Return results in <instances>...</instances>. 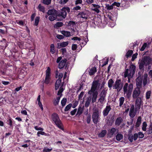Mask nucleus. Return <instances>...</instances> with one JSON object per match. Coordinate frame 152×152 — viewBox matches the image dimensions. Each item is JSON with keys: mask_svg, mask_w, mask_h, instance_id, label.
Segmentation results:
<instances>
[{"mask_svg": "<svg viewBox=\"0 0 152 152\" xmlns=\"http://www.w3.org/2000/svg\"><path fill=\"white\" fill-rule=\"evenodd\" d=\"M150 57L149 56H144L141 60L139 61V67L140 69H144V66H147L148 70L150 69L151 68V64Z\"/></svg>", "mask_w": 152, "mask_h": 152, "instance_id": "nucleus-1", "label": "nucleus"}, {"mask_svg": "<svg viewBox=\"0 0 152 152\" xmlns=\"http://www.w3.org/2000/svg\"><path fill=\"white\" fill-rule=\"evenodd\" d=\"M123 89L124 94L128 98H129L132 94L133 88V84L130 83L129 84L126 83L123 86Z\"/></svg>", "mask_w": 152, "mask_h": 152, "instance_id": "nucleus-2", "label": "nucleus"}, {"mask_svg": "<svg viewBox=\"0 0 152 152\" xmlns=\"http://www.w3.org/2000/svg\"><path fill=\"white\" fill-rule=\"evenodd\" d=\"M136 67L132 64L130 66L129 69H127L124 72V76L125 77L132 78L134 73Z\"/></svg>", "mask_w": 152, "mask_h": 152, "instance_id": "nucleus-3", "label": "nucleus"}, {"mask_svg": "<svg viewBox=\"0 0 152 152\" xmlns=\"http://www.w3.org/2000/svg\"><path fill=\"white\" fill-rule=\"evenodd\" d=\"M51 116L53 121L57 126L63 130L62 125L58 114L54 113Z\"/></svg>", "mask_w": 152, "mask_h": 152, "instance_id": "nucleus-4", "label": "nucleus"}, {"mask_svg": "<svg viewBox=\"0 0 152 152\" xmlns=\"http://www.w3.org/2000/svg\"><path fill=\"white\" fill-rule=\"evenodd\" d=\"M99 86L100 84L99 83L98 80H96L93 81L91 89L88 92V94L91 95L92 92H97V90L99 88Z\"/></svg>", "mask_w": 152, "mask_h": 152, "instance_id": "nucleus-5", "label": "nucleus"}, {"mask_svg": "<svg viewBox=\"0 0 152 152\" xmlns=\"http://www.w3.org/2000/svg\"><path fill=\"white\" fill-rule=\"evenodd\" d=\"M99 112L97 108H96L94 110L92 115V118L93 122L95 124H97L99 119Z\"/></svg>", "mask_w": 152, "mask_h": 152, "instance_id": "nucleus-6", "label": "nucleus"}, {"mask_svg": "<svg viewBox=\"0 0 152 152\" xmlns=\"http://www.w3.org/2000/svg\"><path fill=\"white\" fill-rule=\"evenodd\" d=\"M123 84L121 83V80L120 79L117 80L115 81L113 86V89H116L118 92H119L122 89Z\"/></svg>", "mask_w": 152, "mask_h": 152, "instance_id": "nucleus-7", "label": "nucleus"}, {"mask_svg": "<svg viewBox=\"0 0 152 152\" xmlns=\"http://www.w3.org/2000/svg\"><path fill=\"white\" fill-rule=\"evenodd\" d=\"M106 94V91L104 90H103L100 93L99 101L101 104H103L105 102Z\"/></svg>", "mask_w": 152, "mask_h": 152, "instance_id": "nucleus-8", "label": "nucleus"}, {"mask_svg": "<svg viewBox=\"0 0 152 152\" xmlns=\"http://www.w3.org/2000/svg\"><path fill=\"white\" fill-rule=\"evenodd\" d=\"M66 59H62V57H58L56 60L57 63H59L58 68L60 69L63 68L66 65Z\"/></svg>", "mask_w": 152, "mask_h": 152, "instance_id": "nucleus-9", "label": "nucleus"}, {"mask_svg": "<svg viewBox=\"0 0 152 152\" xmlns=\"http://www.w3.org/2000/svg\"><path fill=\"white\" fill-rule=\"evenodd\" d=\"M69 12L70 9L68 7H64L61 9V11L58 16H61L63 19H64L66 17L67 12Z\"/></svg>", "mask_w": 152, "mask_h": 152, "instance_id": "nucleus-10", "label": "nucleus"}, {"mask_svg": "<svg viewBox=\"0 0 152 152\" xmlns=\"http://www.w3.org/2000/svg\"><path fill=\"white\" fill-rule=\"evenodd\" d=\"M141 93L140 88H134L132 96L133 99H136L139 97Z\"/></svg>", "mask_w": 152, "mask_h": 152, "instance_id": "nucleus-11", "label": "nucleus"}, {"mask_svg": "<svg viewBox=\"0 0 152 152\" xmlns=\"http://www.w3.org/2000/svg\"><path fill=\"white\" fill-rule=\"evenodd\" d=\"M136 99L135 102V109L136 110H138L140 109L142 101L141 97H138Z\"/></svg>", "mask_w": 152, "mask_h": 152, "instance_id": "nucleus-12", "label": "nucleus"}, {"mask_svg": "<svg viewBox=\"0 0 152 152\" xmlns=\"http://www.w3.org/2000/svg\"><path fill=\"white\" fill-rule=\"evenodd\" d=\"M136 114V111L134 110V106L132 104L131 106L129 112V115L131 118L134 117Z\"/></svg>", "mask_w": 152, "mask_h": 152, "instance_id": "nucleus-13", "label": "nucleus"}, {"mask_svg": "<svg viewBox=\"0 0 152 152\" xmlns=\"http://www.w3.org/2000/svg\"><path fill=\"white\" fill-rule=\"evenodd\" d=\"M142 79L140 77H138L136 80V88H140L142 86Z\"/></svg>", "mask_w": 152, "mask_h": 152, "instance_id": "nucleus-14", "label": "nucleus"}, {"mask_svg": "<svg viewBox=\"0 0 152 152\" xmlns=\"http://www.w3.org/2000/svg\"><path fill=\"white\" fill-rule=\"evenodd\" d=\"M87 13V12L86 11L80 12L78 14V15L80 18L86 19L87 18L88 16Z\"/></svg>", "mask_w": 152, "mask_h": 152, "instance_id": "nucleus-15", "label": "nucleus"}, {"mask_svg": "<svg viewBox=\"0 0 152 152\" xmlns=\"http://www.w3.org/2000/svg\"><path fill=\"white\" fill-rule=\"evenodd\" d=\"M98 94V92H92V94L91 95L92 96V97L91 98L92 103H94L96 102L97 97Z\"/></svg>", "mask_w": 152, "mask_h": 152, "instance_id": "nucleus-16", "label": "nucleus"}, {"mask_svg": "<svg viewBox=\"0 0 152 152\" xmlns=\"http://www.w3.org/2000/svg\"><path fill=\"white\" fill-rule=\"evenodd\" d=\"M111 108L110 106H107L104 109L103 112V114L104 116H107L111 110Z\"/></svg>", "mask_w": 152, "mask_h": 152, "instance_id": "nucleus-17", "label": "nucleus"}, {"mask_svg": "<svg viewBox=\"0 0 152 152\" xmlns=\"http://www.w3.org/2000/svg\"><path fill=\"white\" fill-rule=\"evenodd\" d=\"M47 14L48 15H56V11L53 9L50 10H48Z\"/></svg>", "mask_w": 152, "mask_h": 152, "instance_id": "nucleus-18", "label": "nucleus"}, {"mask_svg": "<svg viewBox=\"0 0 152 152\" xmlns=\"http://www.w3.org/2000/svg\"><path fill=\"white\" fill-rule=\"evenodd\" d=\"M91 96L87 98V99L86 101L85 106L86 107H88L90 105V103L91 101Z\"/></svg>", "mask_w": 152, "mask_h": 152, "instance_id": "nucleus-19", "label": "nucleus"}, {"mask_svg": "<svg viewBox=\"0 0 152 152\" xmlns=\"http://www.w3.org/2000/svg\"><path fill=\"white\" fill-rule=\"evenodd\" d=\"M61 33L66 37H70L71 35V32L70 31H62L61 32Z\"/></svg>", "mask_w": 152, "mask_h": 152, "instance_id": "nucleus-20", "label": "nucleus"}, {"mask_svg": "<svg viewBox=\"0 0 152 152\" xmlns=\"http://www.w3.org/2000/svg\"><path fill=\"white\" fill-rule=\"evenodd\" d=\"M84 107H82L81 106H79L78 108V110L76 114L77 115H80L82 113L84 110Z\"/></svg>", "mask_w": 152, "mask_h": 152, "instance_id": "nucleus-21", "label": "nucleus"}, {"mask_svg": "<svg viewBox=\"0 0 152 152\" xmlns=\"http://www.w3.org/2000/svg\"><path fill=\"white\" fill-rule=\"evenodd\" d=\"M122 121L123 120L121 117H118L117 118L115 121V124L116 125L119 126L121 124Z\"/></svg>", "mask_w": 152, "mask_h": 152, "instance_id": "nucleus-22", "label": "nucleus"}, {"mask_svg": "<svg viewBox=\"0 0 152 152\" xmlns=\"http://www.w3.org/2000/svg\"><path fill=\"white\" fill-rule=\"evenodd\" d=\"M96 71V69L95 67H93L90 70L89 74L90 75H93Z\"/></svg>", "mask_w": 152, "mask_h": 152, "instance_id": "nucleus-23", "label": "nucleus"}, {"mask_svg": "<svg viewBox=\"0 0 152 152\" xmlns=\"http://www.w3.org/2000/svg\"><path fill=\"white\" fill-rule=\"evenodd\" d=\"M61 80H58L55 83V89L57 90L60 85Z\"/></svg>", "mask_w": 152, "mask_h": 152, "instance_id": "nucleus-24", "label": "nucleus"}, {"mask_svg": "<svg viewBox=\"0 0 152 152\" xmlns=\"http://www.w3.org/2000/svg\"><path fill=\"white\" fill-rule=\"evenodd\" d=\"M39 11L42 12L43 13L45 12V8L44 7L42 6L40 4H39L38 7H37Z\"/></svg>", "mask_w": 152, "mask_h": 152, "instance_id": "nucleus-25", "label": "nucleus"}, {"mask_svg": "<svg viewBox=\"0 0 152 152\" xmlns=\"http://www.w3.org/2000/svg\"><path fill=\"white\" fill-rule=\"evenodd\" d=\"M69 44L68 41L60 42L59 43L58 45L61 47H64L67 46Z\"/></svg>", "mask_w": 152, "mask_h": 152, "instance_id": "nucleus-26", "label": "nucleus"}, {"mask_svg": "<svg viewBox=\"0 0 152 152\" xmlns=\"http://www.w3.org/2000/svg\"><path fill=\"white\" fill-rule=\"evenodd\" d=\"M141 117L139 116L137 119V121L136 124V127H138L140 126L141 124Z\"/></svg>", "mask_w": 152, "mask_h": 152, "instance_id": "nucleus-27", "label": "nucleus"}, {"mask_svg": "<svg viewBox=\"0 0 152 152\" xmlns=\"http://www.w3.org/2000/svg\"><path fill=\"white\" fill-rule=\"evenodd\" d=\"M50 69L48 67L46 71V77H50Z\"/></svg>", "mask_w": 152, "mask_h": 152, "instance_id": "nucleus-28", "label": "nucleus"}, {"mask_svg": "<svg viewBox=\"0 0 152 152\" xmlns=\"http://www.w3.org/2000/svg\"><path fill=\"white\" fill-rule=\"evenodd\" d=\"M107 133V131L106 130H102L99 134V136L100 137H103Z\"/></svg>", "mask_w": 152, "mask_h": 152, "instance_id": "nucleus-29", "label": "nucleus"}, {"mask_svg": "<svg viewBox=\"0 0 152 152\" xmlns=\"http://www.w3.org/2000/svg\"><path fill=\"white\" fill-rule=\"evenodd\" d=\"M125 98L123 97H121L119 99V106L121 107L123 105L124 101Z\"/></svg>", "mask_w": 152, "mask_h": 152, "instance_id": "nucleus-30", "label": "nucleus"}, {"mask_svg": "<svg viewBox=\"0 0 152 152\" xmlns=\"http://www.w3.org/2000/svg\"><path fill=\"white\" fill-rule=\"evenodd\" d=\"M60 98L61 96H58L56 98V99H54L53 102V104L55 105H56L58 104Z\"/></svg>", "mask_w": 152, "mask_h": 152, "instance_id": "nucleus-31", "label": "nucleus"}, {"mask_svg": "<svg viewBox=\"0 0 152 152\" xmlns=\"http://www.w3.org/2000/svg\"><path fill=\"white\" fill-rule=\"evenodd\" d=\"M123 137V135L121 134H118L116 136V139L118 141H120L122 140Z\"/></svg>", "mask_w": 152, "mask_h": 152, "instance_id": "nucleus-32", "label": "nucleus"}, {"mask_svg": "<svg viewBox=\"0 0 152 152\" xmlns=\"http://www.w3.org/2000/svg\"><path fill=\"white\" fill-rule=\"evenodd\" d=\"M105 8L108 10H112L113 8V5L112 4V5H110L108 4H106Z\"/></svg>", "mask_w": 152, "mask_h": 152, "instance_id": "nucleus-33", "label": "nucleus"}, {"mask_svg": "<svg viewBox=\"0 0 152 152\" xmlns=\"http://www.w3.org/2000/svg\"><path fill=\"white\" fill-rule=\"evenodd\" d=\"M49 19L50 21H53L56 19L57 15H49Z\"/></svg>", "mask_w": 152, "mask_h": 152, "instance_id": "nucleus-34", "label": "nucleus"}, {"mask_svg": "<svg viewBox=\"0 0 152 152\" xmlns=\"http://www.w3.org/2000/svg\"><path fill=\"white\" fill-rule=\"evenodd\" d=\"M114 83V82L112 79H110L108 83V86L109 88H111L113 86V84Z\"/></svg>", "mask_w": 152, "mask_h": 152, "instance_id": "nucleus-35", "label": "nucleus"}, {"mask_svg": "<svg viewBox=\"0 0 152 152\" xmlns=\"http://www.w3.org/2000/svg\"><path fill=\"white\" fill-rule=\"evenodd\" d=\"M142 129L143 131H145L146 129L147 126V124L145 122L143 123L142 126Z\"/></svg>", "mask_w": 152, "mask_h": 152, "instance_id": "nucleus-36", "label": "nucleus"}, {"mask_svg": "<svg viewBox=\"0 0 152 152\" xmlns=\"http://www.w3.org/2000/svg\"><path fill=\"white\" fill-rule=\"evenodd\" d=\"M151 92L149 91H147L146 93V98L147 99H149L150 97Z\"/></svg>", "mask_w": 152, "mask_h": 152, "instance_id": "nucleus-37", "label": "nucleus"}, {"mask_svg": "<svg viewBox=\"0 0 152 152\" xmlns=\"http://www.w3.org/2000/svg\"><path fill=\"white\" fill-rule=\"evenodd\" d=\"M66 101L67 100L66 98H64L63 99L61 102V105L63 107L65 105Z\"/></svg>", "mask_w": 152, "mask_h": 152, "instance_id": "nucleus-38", "label": "nucleus"}, {"mask_svg": "<svg viewBox=\"0 0 152 152\" xmlns=\"http://www.w3.org/2000/svg\"><path fill=\"white\" fill-rule=\"evenodd\" d=\"M133 53V51L132 50H129L127 53L126 56L127 58L131 56Z\"/></svg>", "mask_w": 152, "mask_h": 152, "instance_id": "nucleus-39", "label": "nucleus"}, {"mask_svg": "<svg viewBox=\"0 0 152 152\" xmlns=\"http://www.w3.org/2000/svg\"><path fill=\"white\" fill-rule=\"evenodd\" d=\"M51 2V0H43V3L46 5H48L50 4Z\"/></svg>", "mask_w": 152, "mask_h": 152, "instance_id": "nucleus-40", "label": "nucleus"}, {"mask_svg": "<svg viewBox=\"0 0 152 152\" xmlns=\"http://www.w3.org/2000/svg\"><path fill=\"white\" fill-rule=\"evenodd\" d=\"M116 132V129L114 128H112L110 131V133L111 135H113Z\"/></svg>", "mask_w": 152, "mask_h": 152, "instance_id": "nucleus-41", "label": "nucleus"}, {"mask_svg": "<svg viewBox=\"0 0 152 152\" xmlns=\"http://www.w3.org/2000/svg\"><path fill=\"white\" fill-rule=\"evenodd\" d=\"M39 17H37L35 19V23L34 25L35 26H37L39 22Z\"/></svg>", "mask_w": 152, "mask_h": 152, "instance_id": "nucleus-42", "label": "nucleus"}, {"mask_svg": "<svg viewBox=\"0 0 152 152\" xmlns=\"http://www.w3.org/2000/svg\"><path fill=\"white\" fill-rule=\"evenodd\" d=\"M50 80V77H45V83L46 84H48Z\"/></svg>", "mask_w": 152, "mask_h": 152, "instance_id": "nucleus-43", "label": "nucleus"}, {"mask_svg": "<svg viewBox=\"0 0 152 152\" xmlns=\"http://www.w3.org/2000/svg\"><path fill=\"white\" fill-rule=\"evenodd\" d=\"M72 106V104H68L65 107V108L64 109V111H67L70 109V108Z\"/></svg>", "mask_w": 152, "mask_h": 152, "instance_id": "nucleus-44", "label": "nucleus"}, {"mask_svg": "<svg viewBox=\"0 0 152 152\" xmlns=\"http://www.w3.org/2000/svg\"><path fill=\"white\" fill-rule=\"evenodd\" d=\"M52 150V148H48L47 147H45L43 149V152H49L50 151Z\"/></svg>", "mask_w": 152, "mask_h": 152, "instance_id": "nucleus-45", "label": "nucleus"}, {"mask_svg": "<svg viewBox=\"0 0 152 152\" xmlns=\"http://www.w3.org/2000/svg\"><path fill=\"white\" fill-rule=\"evenodd\" d=\"M147 45V43H145L141 47V48H140V50L141 51H143L146 47Z\"/></svg>", "mask_w": 152, "mask_h": 152, "instance_id": "nucleus-46", "label": "nucleus"}, {"mask_svg": "<svg viewBox=\"0 0 152 152\" xmlns=\"http://www.w3.org/2000/svg\"><path fill=\"white\" fill-rule=\"evenodd\" d=\"M7 124L10 125V126H12V119L10 118L7 121Z\"/></svg>", "mask_w": 152, "mask_h": 152, "instance_id": "nucleus-47", "label": "nucleus"}, {"mask_svg": "<svg viewBox=\"0 0 152 152\" xmlns=\"http://www.w3.org/2000/svg\"><path fill=\"white\" fill-rule=\"evenodd\" d=\"M128 139L130 142H132L133 139V135L131 134L129 135Z\"/></svg>", "mask_w": 152, "mask_h": 152, "instance_id": "nucleus-48", "label": "nucleus"}, {"mask_svg": "<svg viewBox=\"0 0 152 152\" xmlns=\"http://www.w3.org/2000/svg\"><path fill=\"white\" fill-rule=\"evenodd\" d=\"M137 134L138 135V137L140 138H142L144 137V134L141 132H139Z\"/></svg>", "mask_w": 152, "mask_h": 152, "instance_id": "nucleus-49", "label": "nucleus"}, {"mask_svg": "<svg viewBox=\"0 0 152 152\" xmlns=\"http://www.w3.org/2000/svg\"><path fill=\"white\" fill-rule=\"evenodd\" d=\"M138 54L137 53H136L135 54H134L132 56V61H133L134 59L137 58V55Z\"/></svg>", "mask_w": 152, "mask_h": 152, "instance_id": "nucleus-50", "label": "nucleus"}, {"mask_svg": "<svg viewBox=\"0 0 152 152\" xmlns=\"http://www.w3.org/2000/svg\"><path fill=\"white\" fill-rule=\"evenodd\" d=\"M92 8L91 9V10L92 11H94L95 12H96V13H98L99 12V8Z\"/></svg>", "mask_w": 152, "mask_h": 152, "instance_id": "nucleus-51", "label": "nucleus"}, {"mask_svg": "<svg viewBox=\"0 0 152 152\" xmlns=\"http://www.w3.org/2000/svg\"><path fill=\"white\" fill-rule=\"evenodd\" d=\"M39 133L40 134H41L42 135H44L45 136H49L50 135L49 134H47L45 133L44 132L42 131H39Z\"/></svg>", "mask_w": 152, "mask_h": 152, "instance_id": "nucleus-52", "label": "nucleus"}, {"mask_svg": "<svg viewBox=\"0 0 152 152\" xmlns=\"http://www.w3.org/2000/svg\"><path fill=\"white\" fill-rule=\"evenodd\" d=\"M91 120V117L90 115H88L87 118V122L88 124H89Z\"/></svg>", "mask_w": 152, "mask_h": 152, "instance_id": "nucleus-53", "label": "nucleus"}, {"mask_svg": "<svg viewBox=\"0 0 152 152\" xmlns=\"http://www.w3.org/2000/svg\"><path fill=\"white\" fill-rule=\"evenodd\" d=\"M84 92H81L80 94L78 96V98L79 99H81L82 97H83L84 94Z\"/></svg>", "mask_w": 152, "mask_h": 152, "instance_id": "nucleus-54", "label": "nucleus"}, {"mask_svg": "<svg viewBox=\"0 0 152 152\" xmlns=\"http://www.w3.org/2000/svg\"><path fill=\"white\" fill-rule=\"evenodd\" d=\"M138 137V135L137 134L135 133L133 135V140H137Z\"/></svg>", "mask_w": 152, "mask_h": 152, "instance_id": "nucleus-55", "label": "nucleus"}, {"mask_svg": "<svg viewBox=\"0 0 152 152\" xmlns=\"http://www.w3.org/2000/svg\"><path fill=\"white\" fill-rule=\"evenodd\" d=\"M34 128L35 130H41V131H43L44 129L43 128L41 127H38L37 126H36L34 127Z\"/></svg>", "mask_w": 152, "mask_h": 152, "instance_id": "nucleus-56", "label": "nucleus"}, {"mask_svg": "<svg viewBox=\"0 0 152 152\" xmlns=\"http://www.w3.org/2000/svg\"><path fill=\"white\" fill-rule=\"evenodd\" d=\"M77 109H74L71 112V114L72 115H74L76 113V112H77Z\"/></svg>", "mask_w": 152, "mask_h": 152, "instance_id": "nucleus-57", "label": "nucleus"}, {"mask_svg": "<svg viewBox=\"0 0 152 152\" xmlns=\"http://www.w3.org/2000/svg\"><path fill=\"white\" fill-rule=\"evenodd\" d=\"M63 23L61 22H57L56 24V25L58 27H60L63 26Z\"/></svg>", "mask_w": 152, "mask_h": 152, "instance_id": "nucleus-58", "label": "nucleus"}, {"mask_svg": "<svg viewBox=\"0 0 152 152\" xmlns=\"http://www.w3.org/2000/svg\"><path fill=\"white\" fill-rule=\"evenodd\" d=\"M77 48V45L76 44H73L72 45V50H75Z\"/></svg>", "mask_w": 152, "mask_h": 152, "instance_id": "nucleus-59", "label": "nucleus"}, {"mask_svg": "<svg viewBox=\"0 0 152 152\" xmlns=\"http://www.w3.org/2000/svg\"><path fill=\"white\" fill-rule=\"evenodd\" d=\"M69 0H61V4H64L67 3Z\"/></svg>", "mask_w": 152, "mask_h": 152, "instance_id": "nucleus-60", "label": "nucleus"}, {"mask_svg": "<svg viewBox=\"0 0 152 152\" xmlns=\"http://www.w3.org/2000/svg\"><path fill=\"white\" fill-rule=\"evenodd\" d=\"M57 38L59 39H62L64 38V37L63 36L61 35L58 34L56 36Z\"/></svg>", "mask_w": 152, "mask_h": 152, "instance_id": "nucleus-61", "label": "nucleus"}, {"mask_svg": "<svg viewBox=\"0 0 152 152\" xmlns=\"http://www.w3.org/2000/svg\"><path fill=\"white\" fill-rule=\"evenodd\" d=\"M148 83V80L147 79H143V85L144 86H145Z\"/></svg>", "mask_w": 152, "mask_h": 152, "instance_id": "nucleus-62", "label": "nucleus"}, {"mask_svg": "<svg viewBox=\"0 0 152 152\" xmlns=\"http://www.w3.org/2000/svg\"><path fill=\"white\" fill-rule=\"evenodd\" d=\"M81 8V7L79 6H77L73 8V10H80Z\"/></svg>", "mask_w": 152, "mask_h": 152, "instance_id": "nucleus-63", "label": "nucleus"}, {"mask_svg": "<svg viewBox=\"0 0 152 152\" xmlns=\"http://www.w3.org/2000/svg\"><path fill=\"white\" fill-rule=\"evenodd\" d=\"M2 83L4 85H8L10 83V82L8 81H2Z\"/></svg>", "mask_w": 152, "mask_h": 152, "instance_id": "nucleus-64", "label": "nucleus"}]
</instances>
